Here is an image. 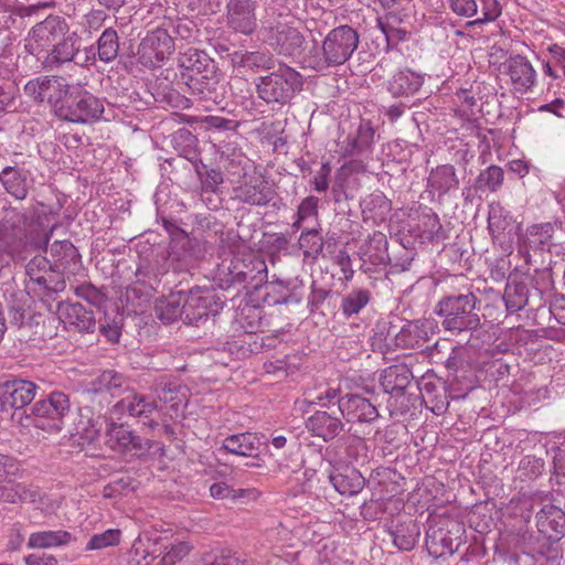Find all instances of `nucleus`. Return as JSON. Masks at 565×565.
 I'll return each mask as SVG.
<instances>
[{
	"label": "nucleus",
	"mask_w": 565,
	"mask_h": 565,
	"mask_svg": "<svg viewBox=\"0 0 565 565\" xmlns=\"http://www.w3.org/2000/svg\"><path fill=\"white\" fill-rule=\"evenodd\" d=\"M121 531L118 529H109L103 533L93 535L86 544L85 551L102 550L119 544Z\"/></svg>",
	"instance_id": "nucleus-58"
},
{
	"label": "nucleus",
	"mask_w": 565,
	"mask_h": 565,
	"mask_svg": "<svg viewBox=\"0 0 565 565\" xmlns=\"http://www.w3.org/2000/svg\"><path fill=\"white\" fill-rule=\"evenodd\" d=\"M555 224L542 223L534 224L526 228L525 233L519 237V252L529 263L531 253L542 255L544 252H551L554 246L553 235Z\"/></svg>",
	"instance_id": "nucleus-17"
},
{
	"label": "nucleus",
	"mask_w": 565,
	"mask_h": 565,
	"mask_svg": "<svg viewBox=\"0 0 565 565\" xmlns=\"http://www.w3.org/2000/svg\"><path fill=\"white\" fill-rule=\"evenodd\" d=\"M415 392L419 393L426 406L436 415H443L449 407L446 384L434 374L426 373L415 383Z\"/></svg>",
	"instance_id": "nucleus-21"
},
{
	"label": "nucleus",
	"mask_w": 565,
	"mask_h": 565,
	"mask_svg": "<svg viewBox=\"0 0 565 565\" xmlns=\"http://www.w3.org/2000/svg\"><path fill=\"white\" fill-rule=\"evenodd\" d=\"M70 31L63 17L50 14L30 30L26 47L32 54L46 53Z\"/></svg>",
	"instance_id": "nucleus-11"
},
{
	"label": "nucleus",
	"mask_w": 565,
	"mask_h": 565,
	"mask_svg": "<svg viewBox=\"0 0 565 565\" xmlns=\"http://www.w3.org/2000/svg\"><path fill=\"white\" fill-rule=\"evenodd\" d=\"M459 186V179L456 169L451 164H443L430 171L428 177V188L438 192V195H445L449 191Z\"/></svg>",
	"instance_id": "nucleus-42"
},
{
	"label": "nucleus",
	"mask_w": 565,
	"mask_h": 565,
	"mask_svg": "<svg viewBox=\"0 0 565 565\" xmlns=\"http://www.w3.org/2000/svg\"><path fill=\"white\" fill-rule=\"evenodd\" d=\"M372 299V292L366 288H354L343 296L341 301L342 315L350 318L361 312Z\"/></svg>",
	"instance_id": "nucleus-48"
},
{
	"label": "nucleus",
	"mask_w": 565,
	"mask_h": 565,
	"mask_svg": "<svg viewBox=\"0 0 565 565\" xmlns=\"http://www.w3.org/2000/svg\"><path fill=\"white\" fill-rule=\"evenodd\" d=\"M536 526L547 541H559L565 535V512L552 503L544 504L536 513Z\"/></svg>",
	"instance_id": "nucleus-30"
},
{
	"label": "nucleus",
	"mask_w": 565,
	"mask_h": 565,
	"mask_svg": "<svg viewBox=\"0 0 565 565\" xmlns=\"http://www.w3.org/2000/svg\"><path fill=\"white\" fill-rule=\"evenodd\" d=\"M224 307L221 297L211 289L195 287L184 294V323L200 327L216 317Z\"/></svg>",
	"instance_id": "nucleus-10"
},
{
	"label": "nucleus",
	"mask_w": 565,
	"mask_h": 565,
	"mask_svg": "<svg viewBox=\"0 0 565 565\" xmlns=\"http://www.w3.org/2000/svg\"><path fill=\"white\" fill-rule=\"evenodd\" d=\"M184 292L180 291L177 295H170L166 300L156 306V312L159 320L169 324L177 321L179 318L184 320L183 312Z\"/></svg>",
	"instance_id": "nucleus-46"
},
{
	"label": "nucleus",
	"mask_w": 565,
	"mask_h": 565,
	"mask_svg": "<svg viewBox=\"0 0 565 565\" xmlns=\"http://www.w3.org/2000/svg\"><path fill=\"white\" fill-rule=\"evenodd\" d=\"M388 241L384 233L374 232L370 235L367 242L360 247L363 262H370L372 265H385L391 258L387 252Z\"/></svg>",
	"instance_id": "nucleus-40"
},
{
	"label": "nucleus",
	"mask_w": 565,
	"mask_h": 565,
	"mask_svg": "<svg viewBox=\"0 0 565 565\" xmlns=\"http://www.w3.org/2000/svg\"><path fill=\"white\" fill-rule=\"evenodd\" d=\"M38 386L35 383L26 380L14 379L6 382L1 387L0 406L1 409H20L29 405L35 397Z\"/></svg>",
	"instance_id": "nucleus-26"
},
{
	"label": "nucleus",
	"mask_w": 565,
	"mask_h": 565,
	"mask_svg": "<svg viewBox=\"0 0 565 565\" xmlns=\"http://www.w3.org/2000/svg\"><path fill=\"white\" fill-rule=\"evenodd\" d=\"M106 444L114 450L140 457L149 451L151 444L134 434L122 424L111 423L106 430Z\"/></svg>",
	"instance_id": "nucleus-19"
},
{
	"label": "nucleus",
	"mask_w": 565,
	"mask_h": 565,
	"mask_svg": "<svg viewBox=\"0 0 565 565\" xmlns=\"http://www.w3.org/2000/svg\"><path fill=\"white\" fill-rule=\"evenodd\" d=\"M299 246L305 256L317 258L323 249V239L318 230H305L299 237Z\"/></svg>",
	"instance_id": "nucleus-56"
},
{
	"label": "nucleus",
	"mask_w": 565,
	"mask_h": 565,
	"mask_svg": "<svg viewBox=\"0 0 565 565\" xmlns=\"http://www.w3.org/2000/svg\"><path fill=\"white\" fill-rule=\"evenodd\" d=\"M306 427L313 436L331 441L344 429V424L340 417L317 411L307 418Z\"/></svg>",
	"instance_id": "nucleus-33"
},
{
	"label": "nucleus",
	"mask_w": 565,
	"mask_h": 565,
	"mask_svg": "<svg viewBox=\"0 0 565 565\" xmlns=\"http://www.w3.org/2000/svg\"><path fill=\"white\" fill-rule=\"evenodd\" d=\"M478 298L473 292L449 295L443 297L435 309L443 318V327L447 331H473L481 327Z\"/></svg>",
	"instance_id": "nucleus-4"
},
{
	"label": "nucleus",
	"mask_w": 565,
	"mask_h": 565,
	"mask_svg": "<svg viewBox=\"0 0 565 565\" xmlns=\"http://www.w3.org/2000/svg\"><path fill=\"white\" fill-rule=\"evenodd\" d=\"M175 50L174 39L163 24L147 33L139 44V53L147 62H162Z\"/></svg>",
	"instance_id": "nucleus-23"
},
{
	"label": "nucleus",
	"mask_w": 565,
	"mask_h": 565,
	"mask_svg": "<svg viewBox=\"0 0 565 565\" xmlns=\"http://www.w3.org/2000/svg\"><path fill=\"white\" fill-rule=\"evenodd\" d=\"M195 172L198 174L199 180L201 181L202 192L204 193H217L218 186L224 182L223 173L220 169H210L202 172V168L204 164L200 162V164H195Z\"/></svg>",
	"instance_id": "nucleus-57"
},
{
	"label": "nucleus",
	"mask_w": 565,
	"mask_h": 565,
	"mask_svg": "<svg viewBox=\"0 0 565 565\" xmlns=\"http://www.w3.org/2000/svg\"><path fill=\"white\" fill-rule=\"evenodd\" d=\"M318 203L319 199L316 196H307L305 198L298 206L297 211V221L294 223V227L299 228L301 222L306 218L318 214Z\"/></svg>",
	"instance_id": "nucleus-62"
},
{
	"label": "nucleus",
	"mask_w": 565,
	"mask_h": 565,
	"mask_svg": "<svg viewBox=\"0 0 565 565\" xmlns=\"http://www.w3.org/2000/svg\"><path fill=\"white\" fill-rule=\"evenodd\" d=\"M75 294L78 298L84 299L92 306L99 307L105 299V296L92 284L79 285L75 288Z\"/></svg>",
	"instance_id": "nucleus-63"
},
{
	"label": "nucleus",
	"mask_w": 565,
	"mask_h": 565,
	"mask_svg": "<svg viewBox=\"0 0 565 565\" xmlns=\"http://www.w3.org/2000/svg\"><path fill=\"white\" fill-rule=\"evenodd\" d=\"M374 129L370 121H361L356 136L349 138L343 147L342 154L344 157H353L369 150L374 140Z\"/></svg>",
	"instance_id": "nucleus-44"
},
{
	"label": "nucleus",
	"mask_w": 565,
	"mask_h": 565,
	"mask_svg": "<svg viewBox=\"0 0 565 565\" xmlns=\"http://www.w3.org/2000/svg\"><path fill=\"white\" fill-rule=\"evenodd\" d=\"M114 408L120 414H127L132 417H146L157 408L153 401H148L143 395L138 394L134 391H128L127 395L121 397L115 405Z\"/></svg>",
	"instance_id": "nucleus-39"
},
{
	"label": "nucleus",
	"mask_w": 565,
	"mask_h": 565,
	"mask_svg": "<svg viewBox=\"0 0 565 565\" xmlns=\"http://www.w3.org/2000/svg\"><path fill=\"white\" fill-rule=\"evenodd\" d=\"M388 533L399 551H412L420 536V526L415 520L408 518L398 521L388 530Z\"/></svg>",
	"instance_id": "nucleus-38"
},
{
	"label": "nucleus",
	"mask_w": 565,
	"mask_h": 565,
	"mask_svg": "<svg viewBox=\"0 0 565 565\" xmlns=\"http://www.w3.org/2000/svg\"><path fill=\"white\" fill-rule=\"evenodd\" d=\"M302 85V75L285 63L255 79L257 97L271 107L289 104Z\"/></svg>",
	"instance_id": "nucleus-3"
},
{
	"label": "nucleus",
	"mask_w": 565,
	"mask_h": 565,
	"mask_svg": "<svg viewBox=\"0 0 565 565\" xmlns=\"http://www.w3.org/2000/svg\"><path fill=\"white\" fill-rule=\"evenodd\" d=\"M81 46V36L75 31H70L45 53L44 67L53 71L71 62L79 66L93 64L96 61L95 47L90 45L82 51Z\"/></svg>",
	"instance_id": "nucleus-6"
},
{
	"label": "nucleus",
	"mask_w": 565,
	"mask_h": 565,
	"mask_svg": "<svg viewBox=\"0 0 565 565\" xmlns=\"http://www.w3.org/2000/svg\"><path fill=\"white\" fill-rule=\"evenodd\" d=\"M328 479L338 493L347 497L360 493L366 484L365 477L351 465L333 466Z\"/></svg>",
	"instance_id": "nucleus-28"
},
{
	"label": "nucleus",
	"mask_w": 565,
	"mask_h": 565,
	"mask_svg": "<svg viewBox=\"0 0 565 565\" xmlns=\"http://www.w3.org/2000/svg\"><path fill=\"white\" fill-rule=\"evenodd\" d=\"M339 411L347 423L370 424L380 417L377 407L371 399L348 393L339 398Z\"/></svg>",
	"instance_id": "nucleus-20"
},
{
	"label": "nucleus",
	"mask_w": 565,
	"mask_h": 565,
	"mask_svg": "<svg viewBox=\"0 0 565 565\" xmlns=\"http://www.w3.org/2000/svg\"><path fill=\"white\" fill-rule=\"evenodd\" d=\"M256 10L257 2L255 0H227L226 28L245 36L253 35L258 28Z\"/></svg>",
	"instance_id": "nucleus-14"
},
{
	"label": "nucleus",
	"mask_w": 565,
	"mask_h": 565,
	"mask_svg": "<svg viewBox=\"0 0 565 565\" xmlns=\"http://www.w3.org/2000/svg\"><path fill=\"white\" fill-rule=\"evenodd\" d=\"M103 102L81 87H68L62 105L57 106V117L76 124H90L100 119Z\"/></svg>",
	"instance_id": "nucleus-5"
},
{
	"label": "nucleus",
	"mask_w": 565,
	"mask_h": 565,
	"mask_svg": "<svg viewBox=\"0 0 565 565\" xmlns=\"http://www.w3.org/2000/svg\"><path fill=\"white\" fill-rule=\"evenodd\" d=\"M504 171L501 167L492 164L482 170L475 181L477 191L497 192L503 184Z\"/></svg>",
	"instance_id": "nucleus-50"
},
{
	"label": "nucleus",
	"mask_w": 565,
	"mask_h": 565,
	"mask_svg": "<svg viewBox=\"0 0 565 565\" xmlns=\"http://www.w3.org/2000/svg\"><path fill=\"white\" fill-rule=\"evenodd\" d=\"M118 51V34L116 30L108 28L99 36L97 41V52L95 51V53L100 61L108 63L117 57Z\"/></svg>",
	"instance_id": "nucleus-52"
},
{
	"label": "nucleus",
	"mask_w": 565,
	"mask_h": 565,
	"mask_svg": "<svg viewBox=\"0 0 565 565\" xmlns=\"http://www.w3.org/2000/svg\"><path fill=\"white\" fill-rule=\"evenodd\" d=\"M30 171L15 166H7L0 172L4 190L17 200H24L29 193Z\"/></svg>",
	"instance_id": "nucleus-35"
},
{
	"label": "nucleus",
	"mask_w": 565,
	"mask_h": 565,
	"mask_svg": "<svg viewBox=\"0 0 565 565\" xmlns=\"http://www.w3.org/2000/svg\"><path fill=\"white\" fill-rule=\"evenodd\" d=\"M362 213L367 217L384 220L392 210V202L382 192H374L361 201Z\"/></svg>",
	"instance_id": "nucleus-49"
},
{
	"label": "nucleus",
	"mask_w": 565,
	"mask_h": 565,
	"mask_svg": "<svg viewBox=\"0 0 565 565\" xmlns=\"http://www.w3.org/2000/svg\"><path fill=\"white\" fill-rule=\"evenodd\" d=\"M25 274L30 281L36 287L34 292H43L45 296H52L65 289V279L52 270L51 262L44 256H34L25 265Z\"/></svg>",
	"instance_id": "nucleus-15"
},
{
	"label": "nucleus",
	"mask_w": 565,
	"mask_h": 565,
	"mask_svg": "<svg viewBox=\"0 0 565 565\" xmlns=\"http://www.w3.org/2000/svg\"><path fill=\"white\" fill-rule=\"evenodd\" d=\"M106 417L98 413L95 415L89 407H83L79 409V419L77 427L82 430L85 438L94 440L103 430L104 427H108Z\"/></svg>",
	"instance_id": "nucleus-47"
},
{
	"label": "nucleus",
	"mask_w": 565,
	"mask_h": 565,
	"mask_svg": "<svg viewBox=\"0 0 565 565\" xmlns=\"http://www.w3.org/2000/svg\"><path fill=\"white\" fill-rule=\"evenodd\" d=\"M502 7L498 0H483L482 18H478L466 23L467 28H472L486 22L494 21L501 15Z\"/></svg>",
	"instance_id": "nucleus-61"
},
{
	"label": "nucleus",
	"mask_w": 565,
	"mask_h": 565,
	"mask_svg": "<svg viewBox=\"0 0 565 565\" xmlns=\"http://www.w3.org/2000/svg\"><path fill=\"white\" fill-rule=\"evenodd\" d=\"M463 532V524L456 521L449 522L447 527H429L426 532V546L436 557L445 554L452 555L462 542Z\"/></svg>",
	"instance_id": "nucleus-16"
},
{
	"label": "nucleus",
	"mask_w": 565,
	"mask_h": 565,
	"mask_svg": "<svg viewBox=\"0 0 565 565\" xmlns=\"http://www.w3.org/2000/svg\"><path fill=\"white\" fill-rule=\"evenodd\" d=\"M168 33L175 40L191 41L198 33L196 24L186 18L164 19L162 22Z\"/></svg>",
	"instance_id": "nucleus-53"
},
{
	"label": "nucleus",
	"mask_w": 565,
	"mask_h": 565,
	"mask_svg": "<svg viewBox=\"0 0 565 565\" xmlns=\"http://www.w3.org/2000/svg\"><path fill=\"white\" fill-rule=\"evenodd\" d=\"M422 237L431 243L443 242L447 235L436 213L423 214L420 218Z\"/></svg>",
	"instance_id": "nucleus-54"
},
{
	"label": "nucleus",
	"mask_w": 565,
	"mask_h": 565,
	"mask_svg": "<svg viewBox=\"0 0 565 565\" xmlns=\"http://www.w3.org/2000/svg\"><path fill=\"white\" fill-rule=\"evenodd\" d=\"M56 313L65 329L79 333H93L96 329V318L93 310L86 309L79 302L60 301Z\"/></svg>",
	"instance_id": "nucleus-18"
},
{
	"label": "nucleus",
	"mask_w": 565,
	"mask_h": 565,
	"mask_svg": "<svg viewBox=\"0 0 565 565\" xmlns=\"http://www.w3.org/2000/svg\"><path fill=\"white\" fill-rule=\"evenodd\" d=\"M68 87L64 78L39 76L24 85V94L35 103L46 102L54 107L57 115V106L63 104Z\"/></svg>",
	"instance_id": "nucleus-13"
},
{
	"label": "nucleus",
	"mask_w": 565,
	"mask_h": 565,
	"mask_svg": "<svg viewBox=\"0 0 565 565\" xmlns=\"http://www.w3.org/2000/svg\"><path fill=\"white\" fill-rule=\"evenodd\" d=\"M425 74L411 68L396 72L387 82V90L394 97H409L416 94L423 86Z\"/></svg>",
	"instance_id": "nucleus-34"
},
{
	"label": "nucleus",
	"mask_w": 565,
	"mask_h": 565,
	"mask_svg": "<svg viewBox=\"0 0 565 565\" xmlns=\"http://www.w3.org/2000/svg\"><path fill=\"white\" fill-rule=\"evenodd\" d=\"M228 277L232 285L257 289L267 279V266L258 258L248 263L237 259L228 268Z\"/></svg>",
	"instance_id": "nucleus-24"
},
{
	"label": "nucleus",
	"mask_w": 565,
	"mask_h": 565,
	"mask_svg": "<svg viewBox=\"0 0 565 565\" xmlns=\"http://www.w3.org/2000/svg\"><path fill=\"white\" fill-rule=\"evenodd\" d=\"M181 385L163 379L159 380L153 388L156 397L166 404H171V407L177 406L181 402Z\"/></svg>",
	"instance_id": "nucleus-55"
},
{
	"label": "nucleus",
	"mask_w": 565,
	"mask_h": 565,
	"mask_svg": "<svg viewBox=\"0 0 565 565\" xmlns=\"http://www.w3.org/2000/svg\"><path fill=\"white\" fill-rule=\"evenodd\" d=\"M163 271L158 263L145 262L140 264L135 273L136 284L156 291L160 284Z\"/></svg>",
	"instance_id": "nucleus-51"
},
{
	"label": "nucleus",
	"mask_w": 565,
	"mask_h": 565,
	"mask_svg": "<svg viewBox=\"0 0 565 565\" xmlns=\"http://www.w3.org/2000/svg\"><path fill=\"white\" fill-rule=\"evenodd\" d=\"M259 447L260 439L256 434L242 433L226 437L220 450L242 457H256Z\"/></svg>",
	"instance_id": "nucleus-37"
},
{
	"label": "nucleus",
	"mask_w": 565,
	"mask_h": 565,
	"mask_svg": "<svg viewBox=\"0 0 565 565\" xmlns=\"http://www.w3.org/2000/svg\"><path fill=\"white\" fill-rule=\"evenodd\" d=\"M394 337L395 345L406 350H423L428 340L426 330L417 322H409L403 326Z\"/></svg>",
	"instance_id": "nucleus-43"
},
{
	"label": "nucleus",
	"mask_w": 565,
	"mask_h": 565,
	"mask_svg": "<svg viewBox=\"0 0 565 565\" xmlns=\"http://www.w3.org/2000/svg\"><path fill=\"white\" fill-rule=\"evenodd\" d=\"M31 411L36 417L51 419L53 427L61 430L64 419L71 413L70 396L62 391H54L45 398L35 402Z\"/></svg>",
	"instance_id": "nucleus-22"
},
{
	"label": "nucleus",
	"mask_w": 565,
	"mask_h": 565,
	"mask_svg": "<svg viewBox=\"0 0 565 565\" xmlns=\"http://www.w3.org/2000/svg\"><path fill=\"white\" fill-rule=\"evenodd\" d=\"M158 542L152 541L148 535L139 536L132 543L128 553L129 565H150L157 556L162 554L161 547H158Z\"/></svg>",
	"instance_id": "nucleus-41"
},
{
	"label": "nucleus",
	"mask_w": 565,
	"mask_h": 565,
	"mask_svg": "<svg viewBox=\"0 0 565 565\" xmlns=\"http://www.w3.org/2000/svg\"><path fill=\"white\" fill-rule=\"evenodd\" d=\"M181 67L178 85H185L191 95L200 100L220 104L224 98V85L215 62L203 51L189 49L179 58Z\"/></svg>",
	"instance_id": "nucleus-1"
},
{
	"label": "nucleus",
	"mask_w": 565,
	"mask_h": 565,
	"mask_svg": "<svg viewBox=\"0 0 565 565\" xmlns=\"http://www.w3.org/2000/svg\"><path fill=\"white\" fill-rule=\"evenodd\" d=\"M264 42L277 54L294 57L302 51L305 36L295 26L276 20H266L262 28Z\"/></svg>",
	"instance_id": "nucleus-9"
},
{
	"label": "nucleus",
	"mask_w": 565,
	"mask_h": 565,
	"mask_svg": "<svg viewBox=\"0 0 565 565\" xmlns=\"http://www.w3.org/2000/svg\"><path fill=\"white\" fill-rule=\"evenodd\" d=\"M504 73L509 75L515 90L524 93L535 83V70L530 61L521 55L510 56L503 63Z\"/></svg>",
	"instance_id": "nucleus-31"
},
{
	"label": "nucleus",
	"mask_w": 565,
	"mask_h": 565,
	"mask_svg": "<svg viewBox=\"0 0 565 565\" xmlns=\"http://www.w3.org/2000/svg\"><path fill=\"white\" fill-rule=\"evenodd\" d=\"M190 552V545L186 542H180L175 545H172L169 551H167L158 565H175L178 561H181L184 556H186Z\"/></svg>",
	"instance_id": "nucleus-64"
},
{
	"label": "nucleus",
	"mask_w": 565,
	"mask_h": 565,
	"mask_svg": "<svg viewBox=\"0 0 565 565\" xmlns=\"http://www.w3.org/2000/svg\"><path fill=\"white\" fill-rule=\"evenodd\" d=\"M72 540V534L67 531H39L30 535L28 540L29 548H51L67 545Z\"/></svg>",
	"instance_id": "nucleus-45"
},
{
	"label": "nucleus",
	"mask_w": 565,
	"mask_h": 565,
	"mask_svg": "<svg viewBox=\"0 0 565 565\" xmlns=\"http://www.w3.org/2000/svg\"><path fill=\"white\" fill-rule=\"evenodd\" d=\"M488 227L493 241L501 245L508 243L511 247L512 236L516 226L512 217L503 211L502 207H492L488 215Z\"/></svg>",
	"instance_id": "nucleus-36"
},
{
	"label": "nucleus",
	"mask_w": 565,
	"mask_h": 565,
	"mask_svg": "<svg viewBox=\"0 0 565 565\" xmlns=\"http://www.w3.org/2000/svg\"><path fill=\"white\" fill-rule=\"evenodd\" d=\"M551 284V273L542 271L537 278L531 276H510L502 300L505 305V310L509 313H515L524 309L529 303L531 297L530 287L532 286L540 298L545 288Z\"/></svg>",
	"instance_id": "nucleus-7"
},
{
	"label": "nucleus",
	"mask_w": 565,
	"mask_h": 565,
	"mask_svg": "<svg viewBox=\"0 0 565 565\" xmlns=\"http://www.w3.org/2000/svg\"><path fill=\"white\" fill-rule=\"evenodd\" d=\"M414 379L415 375L406 363H396L381 372L380 385L392 397L403 398L411 403L413 398L417 397L415 384L412 383ZM401 407L406 408L408 405L402 401Z\"/></svg>",
	"instance_id": "nucleus-12"
},
{
	"label": "nucleus",
	"mask_w": 565,
	"mask_h": 565,
	"mask_svg": "<svg viewBox=\"0 0 565 565\" xmlns=\"http://www.w3.org/2000/svg\"><path fill=\"white\" fill-rule=\"evenodd\" d=\"M124 317L116 315L111 320L105 317L104 322H100V333L111 343H117L121 335Z\"/></svg>",
	"instance_id": "nucleus-60"
},
{
	"label": "nucleus",
	"mask_w": 565,
	"mask_h": 565,
	"mask_svg": "<svg viewBox=\"0 0 565 565\" xmlns=\"http://www.w3.org/2000/svg\"><path fill=\"white\" fill-rule=\"evenodd\" d=\"M32 218L22 210L3 207L0 214V243L11 250H24L31 244Z\"/></svg>",
	"instance_id": "nucleus-8"
},
{
	"label": "nucleus",
	"mask_w": 565,
	"mask_h": 565,
	"mask_svg": "<svg viewBox=\"0 0 565 565\" xmlns=\"http://www.w3.org/2000/svg\"><path fill=\"white\" fill-rule=\"evenodd\" d=\"M234 70L241 72L260 73L275 68L276 60L269 51H235L231 55Z\"/></svg>",
	"instance_id": "nucleus-29"
},
{
	"label": "nucleus",
	"mask_w": 565,
	"mask_h": 565,
	"mask_svg": "<svg viewBox=\"0 0 565 565\" xmlns=\"http://www.w3.org/2000/svg\"><path fill=\"white\" fill-rule=\"evenodd\" d=\"M126 377L114 371L106 370L90 383L89 393H93L99 402L107 401L108 396L117 397L128 392Z\"/></svg>",
	"instance_id": "nucleus-32"
},
{
	"label": "nucleus",
	"mask_w": 565,
	"mask_h": 565,
	"mask_svg": "<svg viewBox=\"0 0 565 565\" xmlns=\"http://www.w3.org/2000/svg\"><path fill=\"white\" fill-rule=\"evenodd\" d=\"M276 196L274 186L259 178H252L233 188V199L250 206H267Z\"/></svg>",
	"instance_id": "nucleus-25"
},
{
	"label": "nucleus",
	"mask_w": 565,
	"mask_h": 565,
	"mask_svg": "<svg viewBox=\"0 0 565 565\" xmlns=\"http://www.w3.org/2000/svg\"><path fill=\"white\" fill-rule=\"evenodd\" d=\"M360 44V34L350 25H339L329 31L321 47H313L305 57L308 67L322 72L348 62Z\"/></svg>",
	"instance_id": "nucleus-2"
},
{
	"label": "nucleus",
	"mask_w": 565,
	"mask_h": 565,
	"mask_svg": "<svg viewBox=\"0 0 565 565\" xmlns=\"http://www.w3.org/2000/svg\"><path fill=\"white\" fill-rule=\"evenodd\" d=\"M50 262L56 275H75L81 268V255L70 241H55L50 247Z\"/></svg>",
	"instance_id": "nucleus-27"
},
{
	"label": "nucleus",
	"mask_w": 565,
	"mask_h": 565,
	"mask_svg": "<svg viewBox=\"0 0 565 565\" xmlns=\"http://www.w3.org/2000/svg\"><path fill=\"white\" fill-rule=\"evenodd\" d=\"M279 285L285 287L287 292L281 295V298L276 300V303H299L302 300L305 296V286L302 281L295 279L286 282L279 281Z\"/></svg>",
	"instance_id": "nucleus-59"
}]
</instances>
